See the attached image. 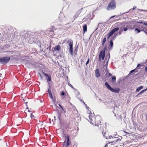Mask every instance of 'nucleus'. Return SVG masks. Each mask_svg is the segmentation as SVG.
<instances>
[{
	"label": "nucleus",
	"instance_id": "1",
	"mask_svg": "<svg viewBox=\"0 0 147 147\" xmlns=\"http://www.w3.org/2000/svg\"><path fill=\"white\" fill-rule=\"evenodd\" d=\"M66 42L67 43H69L68 47L69 53L71 56H73V41L71 39L66 38L63 41L62 43L63 44Z\"/></svg>",
	"mask_w": 147,
	"mask_h": 147
},
{
	"label": "nucleus",
	"instance_id": "2",
	"mask_svg": "<svg viewBox=\"0 0 147 147\" xmlns=\"http://www.w3.org/2000/svg\"><path fill=\"white\" fill-rule=\"evenodd\" d=\"M22 36L26 38L29 42H30L33 41V36L30 32H28L26 31H24L21 33Z\"/></svg>",
	"mask_w": 147,
	"mask_h": 147
},
{
	"label": "nucleus",
	"instance_id": "3",
	"mask_svg": "<svg viewBox=\"0 0 147 147\" xmlns=\"http://www.w3.org/2000/svg\"><path fill=\"white\" fill-rule=\"evenodd\" d=\"M105 85L107 88L112 92L115 93H119L120 90V89L119 88H112L108 82H106L105 83Z\"/></svg>",
	"mask_w": 147,
	"mask_h": 147
},
{
	"label": "nucleus",
	"instance_id": "4",
	"mask_svg": "<svg viewBox=\"0 0 147 147\" xmlns=\"http://www.w3.org/2000/svg\"><path fill=\"white\" fill-rule=\"evenodd\" d=\"M110 56L109 52V51L107 55H106V56L105 60L104 61V63H105L106 62V63L104 65L102 69H103V71H105V72L106 71H107V67L109 62V60L110 58Z\"/></svg>",
	"mask_w": 147,
	"mask_h": 147
},
{
	"label": "nucleus",
	"instance_id": "5",
	"mask_svg": "<svg viewBox=\"0 0 147 147\" xmlns=\"http://www.w3.org/2000/svg\"><path fill=\"white\" fill-rule=\"evenodd\" d=\"M116 7V2L114 0H111L109 3L106 9L107 10L114 9Z\"/></svg>",
	"mask_w": 147,
	"mask_h": 147
},
{
	"label": "nucleus",
	"instance_id": "6",
	"mask_svg": "<svg viewBox=\"0 0 147 147\" xmlns=\"http://www.w3.org/2000/svg\"><path fill=\"white\" fill-rule=\"evenodd\" d=\"M10 59V57H2L0 58V62L1 64L4 65L7 63Z\"/></svg>",
	"mask_w": 147,
	"mask_h": 147
},
{
	"label": "nucleus",
	"instance_id": "7",
	"mask_svg": "<svg viewBox=\"0 0 147 147\" xmlns=\"http://www.w3.org/2000/svg\"><path fill=\"white\" fill-rule=\"evenodd\" d=\"M42 73L43 75L46 77L47 83L49 82H50L51 81V77L49 74L43 72Z\"/></svg>",
	"mask_w": 147,
	"mask_h": 147
},
{
	"label": "nucleus",
	"instance_id": "8",
	"mask_svg": "<svg viewBox=\"0 0 147 147\" xmlns=\"http://www.w3.org/2000/svg\"><path fill=\"white\" fill-rule=\"evenodd\" d=\"M65 137L66 138V139L65 140L63 143L65 144L66 142V146H68L71 143V142L69 140V136H67Z\"/></svg>",
	"mask_w": 147,
	"mask_h": 147
},
{
	"label": "nucleus",
	"instance_id": "9",
	"mask_svg": "<svg viewBox=\"0 0 147 147\" xmlns=\"http://www.w3.org/2000/svg\"><path fill=\"white\" fill-rule=\"evenodd\" d=\"M133 10L132 9H130L127 12H125V13H122L121 15H118V16H115V15H114V16H111V18H113L114 17H117L116 18H117V20H119V19H121V18H119L118 19V18L120 17L123 14H125V13H131V12H132Z\"/></svg>",
	"mask_w": 147,
	"mask_h": 147
},
{
	"label": "nucleus",
	"instance_id": "10",
	"mask_svg": "<svg viewBox=\"0 0 147 147\" xmlns=\"http://www.w3.org/2000/svg\"><path fill=\"white\" fill-rule=\"evenodd\" d=\"M105 53L103 52L102 51H101L100 53L99 57L102 58V60H104L105 59Z\"/></svg>",
	"mask_w": 147,
	"mask_h": 147
},
{
	"label": "nucleus",
	"instance_id": "11",
	"mask_svg": "<svg viewBox=\"0 0 147 147\" xmlns=\"http://www.w3.org/2000/svg\"><path fill=\"white\" fill-rule=\"evenodd\" d=\"M8 30L7 33H8L9 34H12L13 32H14V30L12 27H9L7 28Z\"/></svg>",
	"mask_w": 147,
	"mask_h": 147
},
{
	"label": "nucleus",
	"instance_id": "12",
	"mask_svg": "<svg viewBox=\"0 0 147 147\" xmlns=\"http://www.w3.org/2000/svg\"><path fill=\"white\" fill-rule=\"evenodd\" d=\"M53 48H52V51L53 52H54V51H59L61 49V47L60 45H58L55 46L54 48V50H53Z\"/></svg>",
	"mask_w": 147,
	"mask_h": 147
},
{
	"label": "nucleus",
	"instance_id": "13",
	"mask_svg": "<svg viewBox=\"0 0 147 147\" xmlns=\"http://www.w3.org/2000/svg\"><path fill=\"white\" fill-rule=\"evenodd\" d=\"M45 48L47 49L49 51V53L51 52V46L50 44H49V45H45Z\"/></svg>",
	"mask_w": 147,
	"mask_h": 147
},
{
	"label": "nucleus",
	"instance_id": "14",
	"mask_svg": "<svg viewBox=\"0 0 147 147\" xmlns=\"http://www.w3.org/2000/svg\"><path fill=\"white\" fill-rule=\"evenodd\" d=\"M138 69H137L136 68L135 69L131 70L130 71L129 75H131L132 74H134L135 73L138 72Z\"/></svg>",
	"mask_w": 147,
	"mask_h": 147
},
{
	"label": "nucleus",
	"instance_id": "15",
	"mask_svg": "<svg viewBox=\"0 0 147 147\" xmlns=\"http://www.w3.org/2000/svg\"><path fill=\"white\" fill-rule=\"evenodd\" d=\"M95 76L97 78H98L100 76V74L98 69H97L95 71Z\"/></svg>",
	"mask_w": 147,
	"mask_h": 147
},
{
	"label": "nucleus",
	"instance_id": "16",
	"mask_svg": "<svg viewBox=\"0 0 147 147\" xmlns=\"http://www.w3.org/2000/svg\"><path fill=\"white\" fill-rule=\"evenodd\" d=\"M143 27L144 26H142L140 25L139 24H136L134 26L133 28H135V27H137V28H139V29L141 30L143 28Z\"/></svg>",
	"mask_w": 147,
	"mask_h": 147
},
{
	"label": "nucleus",
	"instance_id": "17",
	"mask_svg": "<svg viewBox=\"0 0 147 147\" xmlns=\"http://www.w3.org/2000/svg\"><path fill=\"white\" fill-rule=\"evenodd\" d=\"M147 90V88L146 89H144L140 92L136 96V97L142 94L144 92H146Z\"/></svg>",
	"mask_w": 147,
	"mask_h": 147
},
{
	"label": "nucleus",
	"instance_id": "18",
	"mask_svg": "<svg viewBox=\"0 0 147 147\" xmlns=\"http://www.w3.org/2000/svg\"><path fill=\"white\" fill-rule=\"evenodd\" d=\"M125 25L123 24V26H121V27H122V30H123V31H126L128 29V28L127 27H125Z\"/></svg>",
	"mask_w": 147,
	"mask_h": 147
},
{
	"label": "nucleus",
	"instance_id": "19",
	"mask_svg": "<svg viewBox=\"0 0 147 147\" xmlns=\"http://www.w3.org/2000/svg\"><path fill=\"white\" fill-rule=\"evenodd\" d=\"M113 40L110 39V49H111L113 48Z\"/></svg>",
	"mask_w": 147,
	"mask_h": 147
},
{
	"label": "nucleus",
	"instance_id": "20",
	"mask_svg": "<svg viewBox=\"0 0 147 147\" xmlns=\"http://www.w3.org/2000/svg\"><path fill=\"white\" fill-rule=\"evenodd\" d=\"M83 28L84 32V33L85 32L87 31V25L86 24H84L83 26Z\"/></svg>",
	"mask_w": 147,
	"mask_h": 147
},
{
	"label": "nucleus",
	"instance_id": "21",
	"mask_svg": "<svg viewBox=\"0 0 147 147\" xmlns=\"http://www.w3.org/2000/svg\"><path fill=\"white\" fill-rule=\"evenodd\" d=\"M118 34V33H114V35L112 36L110 39L112 40H115V39L116 38V37L117 36Z\"/></svg>",
	"mask_w": 147,
	"mask_h": 147
},
{
	"label": "nucleus",
	"instance_id": "22",
	"mask_svg": "<svg viewBox=\"0 0 147 147\" xmlns=\"http://www.w3.org/2000/svg\"><path fill=\"white\" fill-rule=\"evenodd\" d=\"M81 12V11H80V10H79L78 11V12L76 13L75 15L74 16V20L76 18H77L78 17L80 13Z\"/></svg>",
	"mask_w": 147,
	"mask_h": 147
},
{
	"label": "nucleus",
	"instance_id": "23",
	"mask_svg": "<svg viewBox=\"0 0 147 147\" xmlns=\"http://www.w3.org/2000/svg\"><path fill=\"white\" fill-rule=\"evenodd\" d=\"M135 30V32H136V33H138L140 32H141V30L139 29L138 28L136 27H135V28H134Z\"/></svg>",
	"mask_w": 147,
	"mask_h": 147
},
{
	"label": "nucleus",
	"instance_id": "24",
	"mask_svg": "<svg viewBox=\"0 0 147 147\" xmlns=\"http://www.w3.org/2000/svg\"><path fill=\"white\" fill-rule=\"evenodd\" d=\"M86 109L88 110V113L89 114H90V116H89V119L90 120H92L91 119H90V116L91 115H92V113H91V111L90 110H89V109H90V108L89 107H87Z\"/></svg>",
	"mask_w": 147,
	"mask_h": 147
},
{
	"label": "nucleus",
	"instance_id": "25",
	"mask_svg": "<svg viewBox=\"0 0 147 147\" xmlns=\"http://www.w3.org/2000/svg\"><path fill=\"white\" fill-rule=\"evenodd\" d=\"M119 30V28L117 27L113 28L112 30L113 31V33H114L115 32H117Z\"/></svg>",
	"mask_w": 147,
	"mask_h": 147
},
{
	"label": "nucleus",
	"instance_id": "26",
	"mask_svg": "<svg viewBox=\"0 0 147 147\" xmlns=\"http://www.w3.org/2000/svg\"><path fill=\"white\" fill-rule=\"evenodd\" d=\"M116 81V77L115 76H112V81L113 83H114Z\"/></svg>",
	"mask_w": 147,
	"mask_h": 147
},
{
	"label": "nucleus",
	"instance_id": "27",
	"mask_svg": "<svg viewBox=\"0 0 147 147\" xmlns=\"http://www.w3.org/2000/svg\"><path fill=\"white\" fill-rule=\"evenodd\" d=\"M143 88V86H141L138 87L136 89V91L138 92Z\"/></svg>",
	"mask_w": 147,
	"mask_h": 147
},
{
	"label": "nucleus",
	"instance_id": "28",
	"mask_svg": "<svg viewBox=\"0 0 147 147\" xmlns=\"http://www.w3.org/2000/svg\"><path fill=\"white\" fill-rule=\"evenodd\" d=\"M57 114L58 115V118L59 119V120L61 121V113L60 112H59V111H58L57 112Z\"/></svg>",
	"mask_w": 147,
	"mask_h": 147
},
{
	"label": "nucleus",
	"instance_id": "29",
	"mask_svg": "<svg viewBox=\"0 0 147 147\" xmlns=\"http://www.w3.org/2000/svg\"><path fill=\"white\" fill-rule=\"evenodd\" d=\"M106 41V38L105 37L103 39L102 42V46H104V43H105Z\"/></svg>",
	"mask_w": 147,
	"mask_h": 147
},
{
	"label": "nucleus",
	"instance_id": "30",
	"mask_svg": "<svg viewBox=\"0 0 147 147\" xmlns=\"http://www.w3.org/2000/svg\"><path fill=\"white\" fill-rule=\"evenodd\" d=\"M51 31L50 33V32L49 33V35H50V36H53L54 34L55 35V34L54 33V32L53 30H51Z\"/></svg>",
	"mask_w": 147,
	"mask_h": 147
},
{
	"label": "nucleus",
	"instance_id": "31",
	"mask_svg": "<svg viewBox=\"0 0 147 147\" xmlns=\"http://www.w3.org/2000/svg\"><path fill=\"white\" fill-rule=\"evenodd\" d=\"M76 97H77L80 100V102H82L84 104H85V103L84 102L83 100L80 98V97H79L78 96H77V94H76Z\"/></svg>",
	"mask_w": 147,
	"mask_h": 147
},
{
	"label": "nucleus",
	"instance_id": "32",
	"mask_svg": "<svg viewBox=\"0 0 147 147\" xmlns=\"http://www.w3.org/2000/svg\"><path fill=\"white\" fill-rule=\"evenodd\" d=\"M76 91L75 92L76 96V94H77V96H78L79 97L80 96V93L79 92H78V91L77 90H75Z\"/></svg>",
	"mask_w": 147,
	"mask_h": 147
},
{
	"label": "nucleus",
	"instance_id": "33",
	"mask_svg": "<svg viewBox=\"0 0 147 147\" xmlns=\"http://www.w3.org/2000/svg\"><path fill=\"white\" fill-rule=\"evenodd\" d=\"M117 137V138L116 139H117V141H120L122 139V137L121 136L118 135Z\"/></svg>",
	"mask_w": 147,
	"mask_h": 147
},
{
	"label": "nucleus",
	"instance_id": "34",
	"mask_svg": "<svg viewBox=\"0 0 147 147\" xmlns=\"http://www.w3.org/2000/svg\"><path fill=\"white\" fill-rule=\"evenodd\" d=\"M78 49V45H77L75 48L74 52H77Z\"/></svg>",
	"mask_w": 147,
	"mask_h": 147
},
{
	"label": "nucleus",
	"instance_id": "35",
	"mask_svg": "<svg viewBox=\"0 0 147 147\" xmlns=\"http://www.w3.org/2000/svg\"><path fill=\"white\" fill-rule=\"evenodd\" d=\"M111 137L112 138H114L116 139L117 138V137L115 136L114 135H113V134H112V135H111L110 136H109V138L111 139Z\"/></svg>",
	"mask_w": 147,
	"mask_h": 147
},
{
	"label": "nucleus",
	"instance_id": "36",
	"mask_svg": "<svg viewBox=\"0 0 147 147\" xmlns=\"http://www.w3.org/2000/svg\"><path fill=\"white\" fill-rule=\"evenodd\" d=\"M120 29V30H119V32L117 33L119 35H120L122 34V32L123 31V30H122V27H121Z\"/></svg>",
	"mask_w": 147,
	"mask_h": 147
},
{
	"label": "nucleus",
	"instance_id": "37",
	"mask_svg": "<svg viewBox=\"0 0 147 147\" xmlns=\"http://www.w3.org/2000/svg\"><path fill=\"white\" fill-rule=\"evenodd\" d=\"M114 33L111 30V31L109 33L108 35H109V36H111Z\"/></svg>",
	"mask_w": 147,
	"mask_h": 147
},
{
	"label": "nucleus",
	"instance_id": "38",
	"mask_svg": "<svg viewBox=\"0 0 147 147\" xmlns=\"http://www.w3.org/2000/svg\"><path fill=\"white\" fill-rule=\"evenodd\" d=\"M107 47V46L106 45H105V46L103 49L101 51H103V53L104 52V53H105V51Z\"/></svg>",
	"mask_w": 147,
	"mask_h": 147
},
{
	"label": "nucleus",
	"instance_id": "39",
	"mask_svg": "<svg viewBox=\"0 0 147 147\" xmlns=\"http://www.w3.org/2000/svg\"><path fill=\"white\" fill-rule=\"evenodd\" d=\"M91 16V14L90 13L88 14L87 16L86 17V19H88L90 18Z\"/></svg>",
	"mask_w": 147,
	"mask_h": 147
},
{
	"label": "nucleus",
	"instance_id": "40",
	"mask_svg": "<svg viewBox=\"0 0 147 147\" xmlns=\"http://www.w3.org/2000/svg\"><path fill=\"white\" fill-rule=\"evenodd\" d=\"M141 64H141L138 63L137 65L136 68L138 69H140V68L139 67L141 65Z\"/></svg>",
	"mask_w": 147,
	"mask_h": 147
},
{
	"label": "nucleus",
	"instance_id": "41",
	"mask_svg": "<svg viewBox=\"0 0 147 147\" xmlns=\"http://www.w3.org/2000/svg\"><path fill=\"white\" fill-rule=\"evenodd\" d=\"M68 84L69 85V86L71 87L74 89H75L74 87L72 85H71L70 84V83L69 82H68Z\"/></svg>",
	"mask_w": 147,
	"mask_h": 147
},
{
	"label": "nucleus",
	"instance_id": "42",
	"mask_svg": "<svg viewBox=\"0 0 147 147\" xmlns=\"http://www.w3.org/2000/svg\"><path fill=\"white\" fill-rule=\"evenodd\" d=\"M61 95L63 96L65 94V92L64 91H61Z\"/></svg>",
	"mask_w": 147,
	"mask_h": 147
},
{
	"label": "nucleus",
	"instance_id": "43",
	"mask_svg": "<svg viewBox=\"0 0 147 147\" xmlns=\"http://www.w3.org/2000/svg\"><path fill=\"white\" fill-rule=\"evenodd\" d=\"M49 97H50V98L51 99H53V96L52 93H49Z\"/></svg>",
	"mask_w": 147,
	"mask_h": 147
},
{
	"label": "nucleus",
	"instance_id": "44",
	"mask_svg": "<svg viewBox=\"0 0 147 147\" xmlns=\"http://www.w3.org/2000/svg\"><path fill=\"white\" fill-rule=\"evenodd\" d=\"M136 22L137 23H140V24H143L144 25V23H145V22H144L143 21H139V22Z\"/></svg>",
	"mask_w": 147,
	"mask_h": 147
},
{
	"label": "nucleus",
	"instance_id": "45",
	"mask_svg": "<svg viewBox=\"0 0 147 147\" xmlns=\"http://www.w3.org/2000/svg\"><path fill=\"white\" fill-rule=\"evenodd\" d=\"M107 73H108V76L109 77H110L112 75V74H111L110 73H109V71L108 70H107V72H106V74H107Z\"/></svg>",
	"mask_w": 147,
	"mask_h": 147
},
{
	"label": "nucleus",
	"instance_id": "46",
	"mask_svg": "<svg viewBox=\"0 0 147 147\" xmlns=\"http://www.w3.org/2000/svg\"><path fill=\"white\" fill-rule=\"evenodd\" d=\"M115 107L118 108L119 107L120 104H115Z\"/></svg>",
	"mask_w": 147,
	"mask_h": 147
},
{
	"label": "nucleus",
	"instance_id": "47",
	"mask_svg": "<svg viewBox=\"0 0 147 147\" xmlns=\"http://www.w3.org/2000/svg\"><path fill=\"white\" fill-rule=\"evenodd\" d=\"M58 105L59 106L60 108L62 110L64 111V109L63 108V107H62V105H60V104H59Z\"/></svg>",
	"mask_w": 147,
	"mask_h": 147
},
{
	"label": "nucleus",
	"instance_id": "48",
	"mask_svg": "<svg viewBox=\"0 0 147 147\" xmlns=\"http://www.w3.org/2000/svg\"><path fill=\"white\" fill-rule=\"evenodd\" d=\"M51 89H50V88H48V90H47V92L48 93H51Z\"/></svg>",
	"mask_w": 147,
	"mask_h": 147
},
{
	"label": "nucleus",
	"instance_id": "49",
	"mask_svg": "<svg viewBox=\"0 0 147 147\" xmlns=\"http://www.w3.org/2000/svg\"><path fill=\"white\" fill-rule=\"evenodd\" d=\"M146 28H145V27H143V28H142L141 29V31H143L144 32V30H145Z\"/></svg>",
	"mask_w": 147,
	"mask_h": 147
},
{
	"label": "nucleus",
	"instance_id": "50",
	"mask_svg": "<svg viewBox=\"0 0 147 147\" xmlns=\"http://www.w3.org/2000/svg\"><path fill=\"white\" fill-rule=\"evenodd\" d=\"M89 58H88V60L87 61H86V65H87V64H88L89 63Z\"/></svg>",
	"mask_w": 147,
	"mask_h": 147
},
{
	"label": "nucleus",
	"instance_id": "51",
	"mask_svg": "<svg viewBox=\"0 0 147 147\" xmlns=\"http://www.w3.org/2000/svg\"><path fill=\"white\" fill-rule=\"evenodd\" d=\"M7 52L9 53V54H13V51H8Z\"/></svg>",
	"mask_w": 147,
	"mask_h": 147
},
{
	"label": "nucleus",
	"instance_id": "52",
	"mask_svg": "<svg viewBox=\"0 0 147 147\" xmlns=\"http://www.w3.org/2000/svg\"><path fill=\"white\" fill-rule=\"evenodd\" d=\"M106 132V131H104L102 132V134H103V136L104 137L105 135V133Z\"/></svg>",
	"mask_w": 147,
	"mask_h": 147
},
{
	"label": "nucleus",
	"instance_id": "53",
	"mask_svg": "<svg viewBox=\"0 0 147 147\" xmlns=\"http://www.w3.org/2000/svg\"><path fill=\"white\" fill-rule=\"evenodd\" d=\"M113 135H114L115 136H118L116 132H115L114 134H113Z\"/></svg>",
	"mask_w": 147,
	"mask_h": 147
},
{
	"label": "nucleus",
	"instance_id": "54",
	"mask_svg": "<svg viewBox=\"0 0 147 147\" xmlns=\"http://www.w3.org/2000/svg\"><path fill=\"white\" fill-rule=\"evenodd\" d=\"M110 143H111V144L113 145L114 144H115V142L114 141L111 142H110Z\"/></svg>",
	"mask_w": 147,
	"mask_h": 147
},
{
	"label": "nucleus",
	"instance_id": "55",
	"mask_svg": "<svg viewBox=\"0 0 147 147\" xmlns=\"http://www.w3.org/2000/svg\"><path fill=\"white\" fill-rule=\"evenodd\" d=\"M51 30H52L50 29V30H47V32L48 34H49V32L50 33L51 31Z\"/></svg>",
	"mask_w": 147,
	"mask_h": 147
},
{
	"label": "nucleus",
	"instance_id": "56",
	"mask_svg": "<svg viewBox=\"0 0 147 147\" xmlns=\"http://www.w3.org/2000/svg\"><path fill=\"white\" fill-rule=\"evenodd\" d=\"M34 115H33L32 113L30 114V117L31 118H32L33 117H34Z\"/></svg>",
	"mask_w": 147,
	"mask_h": 147
},
{
	"label": "nucleus",
	"instance_id": "57",
	"mask_svg": "<svg viewBox=\"0 0 147 147\" xmlns=\"http://www.w3.org/2000/svg\"><path fill=\"white\" fill-rule=\"evenodd\" d=\"M138 10L139 11H147V10H144V9H138Z\"/></svg>",
	"mask_w": 147,
	"mask_h": 147
},
{
	"label": "nucleus",
	"instance_id": "58",
	"mask_svg": "<svg viewBox=\"0 0 147 147\" xmlns=\"http://www.w3.org/2000/svg\"><path fill=\"white\" fill-rule=\"evenodd\" d=\"M70 98L69 97H67V98H66V100L67 101H68L70 99Z\"/></svg>",
	"mask_w": 147,
	"mask_h": 147
},
{
	"label": "nucleus",
	"instance_id": "59",
	"mask_svg": "<svg viewBox=\"0 0 147 147\" xmlns=\"http://www.w3.org/2000/svg\"><path fill=\"white\" fill-rule=\"evenodd\" d=\"M48 83V84H49V88H48L51 89V84H50L49 82Z\"/></svg>",
	"mask_w": 147,
	"mask_h": 147
},
{
	"label": "nucleus",
	"instance_id": "60",
	"mask_svg": "<svg viewBox=\"0 0 147 147\" xmlns=\"http://www.w3.org/2000/svg\"><path fill=\"white\" fill-rule=\"evenodd\" d=\"M146 34H147V28H146L144 32Z\"/></svg>",
	"mask_w": 147,
	"mask_h": 147
},
{
	"label": "nucleus",
	"instance_id": "61",
	"mask_svg": "<svg viewBox=\"0 0 147 147\" xmlns=\"http://www.w3.org/2000/svg\"><path fill=\"white\" fill-rule=\"evenodd\" d=\"M38 74H39V76H40V78H41L42 79V76H41V74H40V73H38Z\"/></svg>",
	"mask_w": 147,
	"mask_h": 147
},
{
	"label": "nucleus",
	"instance_id": "62",
	"mask_svg": "<svg viewBox=\"0 0 147 147\" xmlns=\"http://www.w3.org/2000/svg\"><path fill=\"white\" fill-rule=\"evenodd\" d=\"M144 70L146 72H147V66L145 67Z\"/></svg>",
	"mask_w": 147,
	"mask_h": 147
},
{
	"label": "nucleus",
	"instance_id": "63",
	"mask_svg": "<svg viewBox=\"0 0 147 147\" xmlns=\"http://www.w3.org/2000/svg\"><path fill=\"white\" fill-rule=\"evenodd\" d=\"M136 8V6H134L133 7V8L132 9L133 10H134V9H135Z\"/></svg>",
	"mask_w": 147,
	"mask_h": 147
},
{
	"label": "nucleus",
	"instance_id": "64",
	"mask_svg": "<svg viewBox=\"0 0 147 147\" xmlns=\"http://www.w3.org/2000/svg\"><path fill=\"white\" fill-rule=\"evenodd\" d=\"M144 25L147 26V23H146V22L144 23Z\"/></svg>",
	"mask_w": 147,
	"mask_h": 147
}]
</instances>
